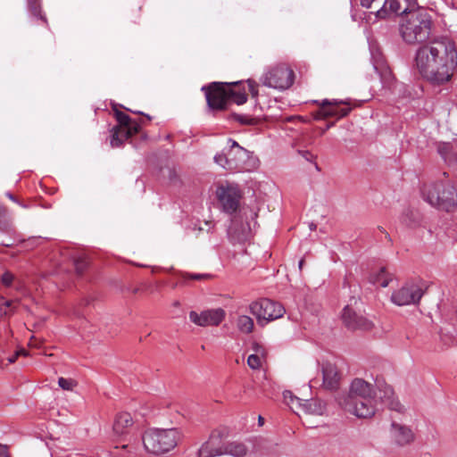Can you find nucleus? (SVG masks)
Masks as SVG:
<instances>
[{
	"instance_id": "1",
	"label": "nucleus",
	"mask_w": 457,
	"mask_h": 457,
	"mask_svg": "<svg viewBox=\"0 0 457 457\" xmlns=\"http://www.w3.org/2000/svg\"><path fill=\"white\" fill-rule=\"evenodd\" d=\"M410 45H420L414 62L420 75L432 86L449 83L457 69V44L446 36H435L431 30H400Z\"/></svg>"
},
{
	"instance_id": "2",
	"label": "nucleus",
	"mask_w": 457,
	"mask_h": 457,
	"mask_svg": "<svg viewBox=\"0 0 457 457\" xmlns=\"http://www.w3.org/2000/svg\"><path fill=\"white\" fill-rule=\"evenodd\" d=\"M379 392L378 397L372 384L362 378H354L349 387L348 394L339 399L342 408L360 419L371 418L378 410V403L385 404L390 410L402 411L403 406L395 398V392L391 386L376 381Z\"/></svg>"
},
{
	"instance_id": "3",
	"label": "nucleus",
	"mask_w": 457,
	"mask_h": 457,
	"mask_svg": "<svg viewBox=\"0 0 457 457\" xmlns=\"http://www.w3.org/2000/svg\"><path fill=\"white\" fill-rule=\"evenodd\" d=\"M208 109L211 112L223 111L228 108L229 102L238 105L246 103V87L244 82L233 83L212 82L203 86Z\"/></svg>"
},
{
	"instance_id": "4",
	"label": "nucleus",
	"mask_w": 457,
	"mask_h": 457,
	"mask_svg": "<svg viewBox=\"0 0 457 457\" xmlns=\"http://www.w3.org/2000/svg\"><path fill=\"white\" fill-rule=\"evenodd\" d=\"M422 199L439 211H457V187L450 180L424 183L420 187Z\"/></svg>"
},
{
	"instance_id": "5",
	"label": "nucleus",
	"mask_w": 457,
	"mask_h": 457,
	"mask_svg": "<svg viewBox=\"0 0 457 457\" xmlns=\"http://www.w3.org/2000/svg\"><path fill=\"white\" fill-rule=\"evenodd\" d=\"M179 432L171 429H149L142 436L144 447L149 453L163 454L172 450L178 444Z\"/></svg>"
},
{
	"instance_id": "6",
	"label": "nucleus",
	"mask_w": 457,
	"mask_h": 457,
	"mask_svg": "<svg viewBox=\"0 0 457 457\" xmlns=\"http://www.w3.org/2000/svg\"><path fill=\"white\" fill-rule=\"evenodd\" d=\"M250 312L255 316L257 324L265 327L269 322L278 320L286 312L284 306L269 298H261L249 305Z\"/></svg>"
},
{
	"instance_id": "7",
	"label": "nucleus",
	"mask_w": 457,
	"mask_h": 457,
	"mask_svg": "<svg viewBox=\"0 0 457 457\" xmlns=\"http://www.w3.org/2000/svg\"><path fill=\"white\" fill-rule=\"evenodd\" d=\"M403 18L400 29H431L432 19L417 0H404Z\"/></svg>"
},
{
	"instance_id": "8",
	"label": "nucleus",
	"mask_w": 457,
	"mask_h": 457,
	"mask_svg": "<svg viewBox=\"0 0 457 457\" xmlns=\"http://www.w3.org/2000/svg\"><path fill=\"white\" fill-rule=\"evenodd\" d=\"M295 73L287 65H278L265 72L261 80L262 83L275 89L284 90L294 83Z\"/></svg>"
},
{
	"instance_id": "9",
	"label": "nucleus",
	"mask_w": 457,
	"mask_h": 457,
	"mask_svg": "<svg viewBox=\"0 0 457 457\" xmlns=\"http://www.w3.org/2000/svg\"><path fill=\"white\" fill-rule=\"evenodd\" d=\"M216 195L225 212L232 214L237 211L242 198V193L237 186H220L217 187Z\"/></svg>"
},
{
	"instance_id": "10",
	"label": "nucleus",
	"mask_w": 457,
	"mask_h": 457,
	"mask_svg": "<svg viewBox=\"0 0 457 457\" xmlns=\"http://www.w3.org/2000/svg\"><path fill=\"white\" fill-rule=\"evenodd\" d=\"M423 293L424 291L418 284L406 283L392 294L391 300L399 306L415 304L420 302Z\"/></svg>"
},
{
	"instance_id": "11",
	"label": "nucleus",
	"mask_w": 457,
	"mask_h": 457,
	"mask_svg": "<svg viewBox=\"0 0 457 457\" xmlns=\"http://www.w3.org/2000/svg\"><path fill=\"white\" fill-rule=\"evenodd\" d=\"M368 40L374 69L378 73L383 86L386 87H391L395 80L393 72L385 62L379 48L375 45V43L370 41L369 37Z\"/></svg>"
},
{
	"instance_id": "12",
	"label": "nucleus",
	"mask_w": 457,
	"mask_h": 457,
	"mask_svg": "<svg viewBox=\"0 0 457 457\" xmlns=\"http://www.w3.org/2000/svg\"><path fill=\"white\" fill-rule=\"evenodd\" d=\"M340 104H346V103L343 101L333 100L329 101L328 99L323 100L320 104V108L318 111L313 112V119L316 120H325L328 118L335 117L337 120L344 118L349 114L351 112L350 107H340Z\"/></svg>"
},
{
	"instance_id": "13",
	"label": "nucleus",
	"mask_w": 457,
	"mask_h": 457,
	"mask_svg": "<svg viewBox=\"0 0 457 457\" xmlns=\"http://www.w3.org/2000/svg\"><path fill=\"white\" fill-rule=\"evenodd\" d=\"M342 320L350 330L370 331L373 328L372 321L357 312L352 303L345 306L342 312Z\"/></svg>"
},
{
	"instance_id": "14",
	"label": "nucleus",
	"mask_w": 457,
	"mask_h": 457,
	"mask_svg": "<svg viewBox=\"0 0 457 457\" xmlns=\"http://www.w3.org/2000/svg\"><path fill=\"white\" fill-rule=\"evenodd\" d=\"M224 318L225 312L220 308L204 311L201 313H197L195 311L189 312L190 320L202 327L218 326Z\"/></svg>"
},
{
	"instance_id": "15",
	"label": "nucleus",
	"mask_w": 457,
	"mask_h": 457,
	"mask_svg": "<svg viewBox=\"0 0 457 457\" xmlns=\"http://www.w3.org/2000/svg\"><path fill=\"white\" fill-rule=\"evenodd\" d=\"M228 144L230 148L228 150L230 166L234 170H243L245 169V162L249 158V151L240 146L237 141L232 138H228Z\"/></svg>"
},
{
	"instance_id": "16",
	"label": "nucleus",
	"mask_w": 457,
	"mask_h": 457,
	"mask_svg": "<svg viewBox=\"0 0 457 457\" xmlns=\"http://www.w3.org/2000/svg\"><path fill=\"white\" fill-rule=\"evenodd\" d=\"M141 130V125H132V127H113L111 135V145L120 147L124 142L133 136L138 134Z\"/></svg>"
},
{
	"instance_id": "17",
	"label": "nucleus",
	"mask_w": 457,
	"mask_h": 457,
	"mask_svg": "<svg viewBox=\"0 0 457 457\" xmlns=\"http://www.w3.org/2000/svg\"><path fill=\"white\" fill-rule=\"evenodd\" d=\"M198 457H214L222 455V445L220 434L212 432L209 439L202 445L197 453Z\"/></svg>"
},
{
	"instance_id": "18",
	"label": "nucleus",
	"mask_w": 457,
	"mask_h": 457,
	"mask_svg": "<svg viewBox=\"0 0 457 457\" xmlns=\"http://www.w3.org/2000/svg\"><path fill=\"white\" fill-rule=\"evenodd\" d=\"M323 386L329 390H336L339 386L340 376L336 365L327 361L322 364Z\"/></svg>"
},
{
	"instance_id": "19",
	"label": "nucleus",
	"mask_w": 457,
	"mask_h": 457,
	"mask_svg": "<svg viewBox=\"0 0 457 457\" xmlns=\"http://www.w3.org/2000/svg\"><path fill=\"white\" fill-rule=\"evenodd\" d=\"M392 434L395 443L403 446L413 441L414 435L411 429L406 426L392 423Z\"/></svg>"
},
{
	"instance_id": "20",
	"label": "nucleus",
	"mask_w": 457,
	"mask_h": 457,
	"mask_svg": "<svg viewBox=\"0 0 457 457\" xmlns=\"http://www.w3.org/2000/svg\"><path fill=\"white\" fill-rule=\"evenodd\" d=\"M133 425V420L129 412H121L117 414L114 423L113 431L116 435L121 436L128 432V429Z\"/></svg>"
},
{
	"instance_id": "21",
	"label": "nucleus",
	"mask_w": 457,
	"mask_h": 457,
	"mask_svg": "<svg viewBox=\"0 0 457 457\" xmlns=\"http://www.w3.org/2000/svg\"><path fill=\"white\" fill-rule=\"evenodd\" d=\"M247 453V447L241 442H229L222 445V454H229L234 457H244Z\"/></svg>"
},
{
	"instance_id": "22",
	"label": "nucleus",
	"mask_w": 457,
	"mask_h": 457,
	"mask_svg": "<svg viewBox=\"0 0 457 457\" xmlns=\"http://www.w3.org/2000/svg\"><path fill=\"white\" fill-rule=\"evenodd\" d=\"M0 231L5 234L14 232L12 220L5 206L0 204Z\"/></svg>"
},
{
	"instance_id": "23",
	"label": "nucleus",
	"mask_w": 457,
	"mask_h": 457,
	"mask_svg": "<svg viewBox=\"0 0 457 457\" xmlns=\"http://www.w3.org/2000/svg\"><path fill=\"white\" fill-rule=\"evenodd\" d=\"M420 213L412 209L405 210L401 216L402 223L411 228L419 226L420 224Z\"/></svg>"
},
{
	"instance_id": "24",
	"label": "nucleus",
	"mask_w": 457,
	"mask_h": 457,
	"mask_svg": "<svg viewBox=\"0 0 457 457\" xmlns=\"http://www.w3.org/2000/svg\"><path fill=\"white\" fill-rule=\"evenodd\" d=\"M364 19L366 22L369 23L370 21H376L378 20H383L394 16L393 12L390 9H388V4H386V0H385L382 7L378 10L376 12H363Z\"/></svg>"
},
{
	"instance_id": "25",
	"label": "nucleus",
	"mask_w": 457,
	"mask_h": 457,
	"mask_svg": "<svg viewBox=\"0 0 457 457\" xmlns=\"http://www.w3.org/2000/svg\"><path fill=\"white\" fill-rule=\"evenodd\" d=\"M364 19L366 22L369 23L370 21H376L378 20H383L394 16L393 12L390 9H388V4H386V0H385L382 7L378 10L376 12H363Z\"/></svg>"
},
{
	"instance_id": "26",
	"label": "nucleus",
	"mask_w": 457,
	"mask_h": 457,
	"mask_svg": "<svg viewBox=\"0 0 457 457\" xmlns=\"http://www.w3.org/2000/svg\"><path fill=\"white\" fill-rule=\"evenodd\" d=\"M306 411L314 415H322L326 411V403L320 399H312L304 403Z\"/></svg>"
},
{
	"instance_id": "27",
	"label": "nucleus",
	"mask_w": 457,
	"mask_h": 457,
	"mask_svg": "<svg viewBox=\"0 0 457 457\" xmlns=\"http://www.w3.org/2000/svg\"><path fill=\"white\" fill-rule=\"evenodd\" d=\"M112 110L114 112L115 119L118 121V125L116 127H132V125H141L137 120H132L125 112L118 110L116 105L112 107Z\"/></svg>"
},
{
	"instance_id": "28",
	"label": "nucleus",
	"mask_w": 457,
	"mask_h": 457,
	"mask_svg": "<svg viewBox=\"0 0 457 457\" xmlns=\"http://www.w3.org/2000/svg\"><path fill=\"white\" fill-rule=\"evenodd\" d=\"M237 328L241 333L250 334L254 328L253 320L247 315H239L237 320Z\"/></svg>"
},
{
	"instance_id": "29",
	"label": "nucleus",
	"mask_w": 457,
	"mask_h": 457,
	"mask_svg": "<svg viewBox=\"0 0 457 457\" xmlns=\"http://www.w3.org/2000/svg\"><path fill=\"white\" fill-rule=\"evenodd\" d=\"M391 277L385 267L380 268L376 275H371L370 282L372 284H378L381 287H386L391 281Z\"/></svg>"
},
{
	"instance_id": "30",
	"label": "nucleus",
	"mask_w": 457,
	"mask_h": 457,
	"mask_svg": "<svg viewBox=\"0 0 457 457\" xmlns=\"http://www.w3.org/2000/svg\"><path fill=\"white\" fill-rule=\"evenodd\" d=\"M437 153L447 162H453L456 160L455 154L453 152V145L450 143H439L437 145Z\"/></svg>"
},
{
	"instance_id": "31",
	"label": "nucleus",
	"mask_w": 457,
	"mask_h": 457,
	"mask_svg": "<svg viewBox=\"0 0 457 457\" xmlns=\"http://www.w3.org/2000/svg\"><path fill=\"white\" fill-rule=\"evenodd\" d=\"M27 5L31 15L46 24V16L42 13L41 0H27Z\"/></svg>"
},
{
	"instance_id": "32",
	"label": "nucleus",
	"mask_w": 457,
	"mask_h": 457,
	"mask_svg": "<svg viewBox=\"0 0 457 457\" xmlns=\"http://www.w3.org/2000/svg\"><path fill=\"white\" fill-rule=\"evenodd\" d=\"M386 4H388V9L391 10L394 16H401L403 18V11L404 8V0H386Z\"/></svg>"
},
{
	"instance_id": "33",
	"label": "nucleus",
	"mask_w": 457,
	"mask_h": 457,
	"mask_svg": "<svg viewBox=\"0 0 457 457\" xmlns=\"http://www.w3.org/2000/svg\"><path fill=\"white\" fill-rule=\"evenodd\" d=\"M228 158V152L227 154H217L214 156V162L225 170L232 171L234 169L230 166V160Z\"/></svg>"
},
{
	"instance_id": "34",
	"label": "nucleus",
	"mask_w": 457,
	"mask_h": 457,
	"mask_svg": "<svg viewBox=\"0 0 457 457\" xmlns=\"http://www.w3.org/2000/svg\"><path fill=\"white\" fill-rule=\"evenodd\" d=\"M181 278L184 281L188 279L192 280H206L210 279L212 276L209 273H191V272H182L180 274Z\"/></svg>"
},
{
	"instance_id": "35",
	"label": "nucleus",
	"mask_w": 457,
	"mask_h": 457,
	"mask_svg": "<svg viewBox=\"0 0 457 457\" xmlns=\"http://www.w3.org/2000/svg\"><path fill=\"white\" fill-rule=\"evenodd\" d=\"M14 302L12 300H6L4 297L0 295V316L7 315L12 311V305Z\"/></svg>"
},
{
	"instance_id": "36",
	"label": "nucleus",
	"mask_w": 457,
	"mask_h": 457,
	"mask_svg": "<svg viewBox=\"0 0 457 457\" xmlns=\"http://www.w3.org/2000/svg\"><path fill=\"white\" fill-rule=\"evenodd\" d=\"M88 262L86 258L79 257L74 261L75 270L79 275H83L85 270L87 269Z\"/></svg>"
},
{
	"instance_id": "37",
	"label": "nucleus",
	"mask_w": 457,
	"mask_h": 457,
	"mask_svg": "<svg viewBox=\"0 0 457 457\" xmlns=\"http://www.w3.org/2000/svg\"><path fill=\"white\" fill-rule=\"evenodd\" d=\"M233 118L241 124L244 125H257L258 120L255 118H252L249 116L240 115V114H233Z\"/></svg>"
},
{
	"instance_id": "38",
	"label": "nucleus",
	"mask_w": 457,
	"mask_h": 457,
	"mask_svg": "<svg viewBox=\"0 0 457 457\" xmlns=\"http://www.w3.org/2000/svg\"><path fill=\"white\" fill-rule=\"evenodd\" d=\"M58 385L64 390H72L76 386V382L71 378H59Z\"/></svg>"
},
{
	"instance_id": "39",
	"label": "nucleus",
	"mask_w": 457,
	"mask_h": 457,
	"mask_svg": "<svg viewBox=\"0 0 457 457\" xmlns=\"http://www.w3.org/2000/svg\"><path fill=\"white\" fill-rule=\"evenodd\" d=\"M247 364L253 370H257L261 367L260 357L256 354H251L247 358Z\"/></svg>"
},
{
	"instance_id": "40",
	"label": "nucleus",
	"mask_w": 457,
	"mask_h": 457,
	"mask_svg": "<svg viewBox=\"0 0 457 457\" xmlns=\"http://www.w3.org/2000/svg\"><path fill=\"white\" fill-rule=\"evenodd\" d=\"M14 279V276L12 272L10 271H5L3 275H2V278H1V281L2 283L5 286V287H11L12 284V281Z\"/></svg>"
},
{
	"instance_id": "41",
	"label": "nucleus",
	"mask_w": 457,
	"mask_h": 457,
	"mask_svg": "<svg viewBox=\"0 0 457 457\" xmlns=\"http://www.w3.org/2000/svg\"><path fill=\"white\" fill-rule=\"evenodd\" d=\"M247 86H248V89L252 95L253 97H257L258 96V85L256 84L255 81L252 80V79H248L247 80Z\"/></svg>"
},
{
	"instance_id": "42",
	"label": "nucleus",
	"mask_w": 457,
	"mask_h": 457,
	"mask_svg": "<svg viewBox=\"0 0 457 457\" xmlns=\"http://www.w3.org/2000/svg\"><path fill=\"white\" fill-rule=\"evenodd\" d=\"M284 398L287 403H293L294 401L299 402L300 399L293 395L291 391H285L283 393Z\"/></svg>"
},
{
	"instance_id": "43",
	"label": "nucleus",
	"mask_w": 457,
	"mask_h": 457,
	"mask_svg": "<svg viewBox=\"0 0 457 457\" xmlns=\"http://www.w3.org/2000/svg\"><path fill=\"white\" fill-rule=\"evenodd\" d=\"M299 154L306 160V161H309V162H312L315 158V156L310 152V151H307V150H304V151H299Z\"/></svg>"
},
{
	"instance_id": "44",
	"label": "nucleus",
	"mask_w": 457,
	"mask_h": 457,
	"mask_svg": "<svg viewBox=\"0 0 457 457\" xmlns=\"http://www.w3.org/2000/svg\"><path fill=\"white\" fill-rule=\"evenodd\" d=\"M21 354H24L25 355V351L24 350H20V351H17L15 352L12 355H11L9 358H8V361L10 363H13L16 361L17 358L21 355Z\"/></svg>"
},
{
	"instance_id": "45",
	"label": "nucleus",
	"mask_w": 457,
	"mask_h": 457,
	"mask_svg": "<svg viewBox=\"0 0 457 457\" xmlns=\"http://www.w3.org/2000/svg\"><path fill=\"white\" fill-rule=\"evenodd\" d=\"M0 457H10L7 447L0 444Z\"/></svg>"
},
{
	"instance_id": "46",
	"label": "nucleus",
	"mask_w": 457,
	"mask_h": 457,
	"mask_svg": "<svg viewBox=\"0 0 457 457\" xmlns=\"http://www.w3.org/2000/svg\"><path fill=\"white\" fill-rule=\"evenodd\" d=\"M5 195H6L10 200H12V202H15V203L19 204H20V205H21L22 207H26V205H25V204H21V203L18 201V199H17V198H16V197L12 194V193H10V192H6Z\"/></svg>"
},
{
	"instance_id": "47",
	"label": "nucleus",
	"mask_w": 457,
	"mask_h": 457,
	"mask_svg": "<svg viewBox=\"0 0 457 457\" xmlns=\"http://www.w3.org/2000/svg\"><path fill=\"white\" fill-rule=\"evenodd\" d=\"M374 0H361V5L365 8H370Z\"/></svg>"
},
{
	"instance_id": "48",
	"label": "nucleus",
	"mask_w": 457,
	"mask_h": 457,
	"mask_svg": "<svg viewBox=\"0 0 457 457\" xmlns=\"http://www.w3.org/2000/svg\"><path fill=\"white\" fill-rule=\"evenodd\" d=\"M378 229L382 232V233H385L386 234V237L391 241V238H390V236L388 233L386 232V230L382 228V227H379Z\"/></svg>"
},
{
	"instance_id": "49",
	"label": "nucleus",
	"mask_w": 457,
	"mask_h": 457,
	"mask_svg": "<svg viewBox=\"0 0 457 457\" xmlns=\"http://www.w3.org/2000/svg\"><path fill=\"white\" fill-rule=\"evenodd\" d=\"M334 122H331V123H328L327 124L326 128L322 129V133H324L326 130H328V129H330L331 127L334 126Z\"/></svg>"
},
{
	"instance_id": "50",
	"label": "nucleus",
	"mask_w": 457,
	"mask_h": 457,
	"mask_svg": "<svg viewBox=\"0 0 457 457\" xmlns=\"http://www.w3.org/2000/svg\"><path fill=\"white\" fill-rule=\"evenodd\" d=\"M304 264V259H301L299 261V263H298V266H299V269L302 270L303 269V266Z\"/></svg>"
},
{
	"instance_id": "51",
	"label": "nucleus",
	"mask_w": 457,
	"mask_h": 457,
	"mask_svg": "<svg viewBox=\"0 0 457 457\" xmlns=\"http://www.w3.org/2000/svg\"><path fill=\"white\" fill-rule=\"evenodd\" d=\"M205 225H207V226L209 227V228H208V229H207V231H208V232H210V231H211V229L212 228V223H211V222H209V221H206V222H205Z\"/></svg>"
},
{
	"instance_id": "52",
	"label": "nucleus",
	"mask_w": 457,
	"mask_h": 457,
	"mask_svg": "<svg viewBox=\"0 0 457 457\" xmlns=\"http://www.w3.org/2000/svg\"><path fill=\"white\" fill-rule=\"evenodd\" d=\"M137 114H141V115L145 116V117H146V119H147L148 120H152V118H151L149 115L145 114V113H143V112H137Z\"/></svg>"
},
{
	"instance_id": "53",
	"label": "nucleus",
	"mask_w": 457,
	"mask_h": 457,
	"mask_svg": "<svg viewBox=\"0 0 457 457\" xmlns=\"http://www.w3.org/2000/svg\"><path fill=\"white\" fill-rule=\"evenodd\" d=\"M122 457H132V453L130 450L128 451L127 454L122 455Z\"/></svg>"
},
{
	"instance_id": "54",
	"label": "nucleus",
	"mask_w": 457,
	"mask_h": 457,
	"mask_svg": "<svg viewBox=\"0 0 457 457\" xmlns=\"http://www.w3.org/2000/svg\"><path fill=\"white\" fill-rule=\"evenodd\" d=\"M1 245L4 246H6V247H11V246H12L13 244L2 243Z\"/></svg>"
},
{
	"instance_id": "55",
	"label": "nucleus",
	"mask_w": 457,
	"mask_h": 457,
	"mask_svg": "<svg viewBox=\"0 0 457 457\" xmlns=\"http://www.w3.org/2000/svg\"><path fill=\"white\" fill-rule=\"evenodd\" d=\"M310 228H311L312 230H314V229L316 228V225H315V224H313V223H312V224L310 225Z\"/></svg>"
},
{
	"instance_id": "56",
	"label": "nucleus",
	"mask_w": 457,
	"mask_h": 457,
	"mask_svg": "<svg viewBox=\"0 0 457 457\" xmlns=\"http://www.w3.org/2000/svg\"><path fill=\"white\" fill-rule=\"evenodd\" d=\"M263 420H263V418H262V416H260V417H259V423H260L261 425H262V424H263Z\"/></svg>"
},
{
	"instance_id": "57",
	"label": "nucleus",
	"mask_w": 457,
	"mask_h": 457,
	"mask_svg": "<svg viewBox=\"0 0 457 457\" xmlns=\"http://www.w3.org/2000/svg\"><path fill=\"white\" fill-rule=\"evenodd\" d=\"M128 447H129V445H123L121 446V448H122V449H126V448H128Z\"/></svg>"
},
{
	"instance_id": "58",
	"label": "nucleus",
	"mask_w": 457,
	"mask_h": 457,
	"mask_svg": "<svg viewBox=\"0 0 457 457\" xmlns=\"http://www.w3.org/2000/svg\"><path fill=\"white\" fill-rule=\"evenodd\" d=\"M351 301H354L355 303H357V299L354 297Z\"/></svg>"
},
{
	"instance_id": "59",
	"label": "nucleus",
	"mask_w": 457,
	"mask_h": 457,
	"mask_svg": "<svg viewBox=\"0 0 457 457\" xmlns=\"http://www.w3.org/2000/svg\"><path fill=\"white\" fill-rule=\"evenodd\" d=\"M179 304V302H175V303H174V305H175V306H178Z\"/></svg>"
},
{
	"instance_id": "60",
	"label": "nucleus",
	"mask_w": 457,
	"mask_h": 457,
	"mask_svg": "<svg viewBox=\"0 0 457 457\" xmlns=\"http://www.w3.org/2000/svg\"><path fill=\"white\" fill-rule=\"evenodd\" d=\"M197 229H198V231H202L204 228L199 227Z\"/></svg>"
},
{
	"instance_id": "61",
	"label": "nucleus",
	"mask_w": 457,
	"mask_h": 457,
	"mask_svg": "<svg viewBox=\"0 0 457 457\" xmlns=\"http://www.w3.org/2000/svg\"><path fill=\"white\" fill-rule=\"evenodd\" d=\"M129 112H133V110L129 109ZM136 112H134V113H136Z\"/></svg>"
},
{
	"instance_id": "62",
	"label": "nucleus",
	"mask_w": 457,
	"mask_h": 457,
	"mask_svg": "<svg viewBox=\"0 0 457 457\" xmlns=\"http://www.w3.org/2000/svg\"><path fill=\"white\" fill-rule=\"evenodd\" d=\"M129 112H133V110L129 109ZM136 112H134V113H136Z\"/></svg>"
}]
</instances>
